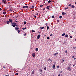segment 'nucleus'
<instances>
[{
	"instance_id": "nucleus-1",
	"label": "nucleus",
	"mask_w": 76,
	"mask_h": 76,
	"mask_svg": "<svg viewBox=\"0 0 76 76\" xmlns=\"http://www.w3.org/2000/svg\"><path fill=\"white\" fill-rule=\"evenodd\" d=\"M15 29L17 31V32H18V33H20V30L19 29V28L18 27H15Z\"/></svg>"
},
{
	"instance_id": "nucleus-2",
	"label": "nucleus",
	"mask_w": 76,
	"mask_h": 76,
	"mask_svg": "<svg viewBox=\"0 0 76 76\" xmlns=\"http://www.w3.org/2000/svg\"><path fill=\"white\" fill-rule=\"evenodd\" d=\"M9 21L10 22H10L11 23V24H13V20H12V19H9Z\"/></svg>"
},
{
	"instance_id": "nucleus-3",
	"label": "nucleus",
	"mask_w": 76,
	"mask_h": 76,
	"mask_svg": "<svg viewBox=\"0 0 76 76\" xmlns=\"http://www.w3.org/2000/svg\"><path fill=\"white\" fill-rule=\"evenodd\" d=\"M28 6H23V8L24 9H27V8H28Z\"/></svg>"
},
{
	"instance_id": "nucleus-4",
	"label": "nucleus",
	"mask_w": 76,
	"mask_h": 76,
	"mask_svg": "<svg viewBox=\"0 0 76 76\" xmlns=\"http://www.w3.org/2000/svg\"><path fill=\"white\" fill-rule=\"evenodd\" d=\"M67 69L68 70H69V71H71V68L70 66H68Z\"/></svg>"
},
{
	"instance_id": "nucleus-5",
	"label": "nucleus",
	"mask_w": 76,
	"mask_h": 76,
	"mask_svg": "<svg viewBox=\"0 0 76 76\" xmlns=\"http://www.w3.org/2000/svg\"><path fill=\"white\" fill-rule=\"evenodd\" d=\"M2 1L3 3H6V0H2Z\"/></svg>"
},
{
	"instance_id": "nucleus-6",
	"label": "nucleus",
	"mask_w": 76,
	"mask_h": 76,
	"mask_svg": "<svg viewBox=\"0 0 76 76\" xmlns=\"http://www.w3.org/2000/svg\"><path fill=\"white\" fill-rule=\"evenodd\" d=\"M41 36V35L39 34L37 36V39H39V38H40V37Z\"/></svg>"
},
{
	"instance_id": "nucleus-7",
	"label": "nucleus",
	"mask_w": 76,
	"mask_h": 76,
	"mask_svg": "<svg viewBox=\"0 0 76 76\" xmlns=\"http://www.w3.org/2000/svg\"><path fill=\"white\" fill-rule=\"evenodd\" d=\"M56 62L55 63V64H53V65L52 67L53 69H54L55 68V64H56Z\"/></svg>"
},
{
	"instance_id": "nucleus-8",
	"label": "nucleus",
	"mask_w": 76,
	"mask_h": 76,
	"mask_svg": "<svg viewBox=\"0 0 76 76\" xmlns=\"http://www.w3.org/2000/svg\"><path fill=\"white\" fill-rule=\"evenodd\" d=\"M32 56L33 57H35V53H33L32 54Z\"/></svg>"
},
{
	"instance_id": "nucleus-9",
	"label": "nucleus",
	"mask_w": 76,
	"mask_h": 76,
	"mask_svg": "<svg viewBox=\"0 0 76 76\" xmlns=\"http://www.w3.org/2000/svg\"><path fill=\"white\" fill-rule=\"evenodd\" d=\"M50 7V6H47L46 7V8L47 9H48V10H50V8H49V7Z\"/></svg>"
},
{
	"instance_id": "nucleus-10",
	"label": "nucleus",
	"mask_w": 76,
	"mask_h": 76,
	"mask_svg": "<svg viewBox=\"0 0 76 76\" xmlns=\"http://www.w3.org/2000/svg\"><path fill=\"white\" fill-rule=\"evenodd\" d=\"M58 54V53H57L54 54V55H55V56H57V55Z\"/></svg>"
},
{
	"instance_id": "nucleus-11",
	"label": "nucleus",
	"mask_w": 76,
	"mask_h": 76,
	"mask_svg": "<svg viewBox=\"0 0 76 76\" xmlns=\"http://www.w3.org/2000/svg\"><path fill=\"white\" fill-rule=\"evenodd\" d=\"M65 37H66V38H68V37H69V35L67 34H66L65 35Z\"/></svg>"
},
{
	"instance_id": "nucleus-12",
	"label": "nucleus",
	"mask_w": 76,
	"mask_h": 76,
	"mask_svg": "<svg viewBox=\"0 0 76 76\" xmlns=\"http://www.w3.org/2000/svg\"><path fill=\"white\" fill-rule=\"evenodd\" d=\"M71 7L72 8H74V7H75V6L72 5V6H71Z\"/></svg>"
},
{
	"instance_id": "nucleus-13",
	"label": "nucleus",
	"mask_w": 76,
	"mask_h": 76,
	"mask_svg": "<svg viewBox=\"0 0 76 76\" xmlns=\"http://www.w3.org/2000/svg\"><path fill=\"white\" fill-rule=\"evenodd\" d=\"M48 3H51L52 1H50L49 0L48 1Z\"/></svg>"
},
{
	"instance_id": "nucleus-14",
	"label": "nucleus",
	"mask_w": 76,
	"mask_h": 76,
	"mask_svg": "<svg viewBox=\"0 0 76 76\" xmlns=\"http://www.w3.org/2000/svg\"><path fill=\"white\" fill-rule=\"evenodd\" d=\"M34 71H33L32 72H31V74H32V75H34Z\"/></svg>"
},
{
	"instance_id": "nucleus-15",
	"label": "nucleus",
	"mask_w": 76,
	"mask_h": 76,
	"mask_svg": "<svg viewBox=\"0 0 76 76\" xmlns=\"http://www.w3.org/2000/svg\"><path fill=\"white\" fill-rule=\"evenodd\" d=\"M62 15H63V16H64V15L65 14L64 12H62Z\"/></svg>"
},
{
	"instance_id": "nucleus-16",
	"label": "nucleus",
	"mask_w": 76,
	"mask_h": 76,
	"mask_svg": "<svg viewBox=\"0 0 76 76\" xmlns=\"http://www.w3.org/2000/svg\"><path fill=\"white\" fill-rule=\"evenodd\" d=\"M6 14V12H3V14H4V15H5Z\"/></svg>"
},
{
	"instance_id": "nucleus-17",
	"label": "nucleus",
	"mask_w": 76,
	"mask_h": 76,
	"mask_svg": "<svg viewBox=\"0 0 76 76\" xmlns=\"http://www.w3.org/2000/svg\"><path fill=\"white\" fill-rule=\"evenodd\" d=\"M23 30H25L26 29V27H25V28H22Z\"/></svg>"
},
{
	"instance_id": "nucleus-18",
	"label": "nucleus",
	"mask_w": 76,
	"mask_h": 76,
	"mask_svg": "<svg viewBox=\"0 0 76 76\" xmlns=\"http://www.w3.org/2000/svg\"><path fill=\"white\" fill-rule=\"evenodd\" d=\"M10 23V22H9V21L7 22V24H9Z\"/></svg>"
},
{
	"instance_id": "nucleus-19",
	"label": "nucleus",
	"mask_w": 76,
	"mask_h": 76,
	"mask_svg": "<svg viewBox=\"0 0 76 76\" xmlns=\"http://www.w3.org/2000/svg\"><path fill=\"white\" fill-rule=\"evenodd\" d=\"M47 30H48L49 29V26H48L47 27Z\"/></svg>"
},
{
	"instance_id": "nucleus-20",
	"label": "nucleus",
	"mask_w": 76,
	"mask_h": 76,
	"mask_svg": "<svg viewBox=\"0 0 76 76\" xmlns=\"http://www.w3.org/2000/svg\"><path fill=\"white\" fill-rule=\"evenodd\" d=\"M12 26H13V27H15V25H14V24H12Z\"/></svg>"
},
{
	"instance_id": "nucleus-21",
	"label": "nucleus",
	"mask_w": 76,
	"mask_h": 76,
	"mask_svg": "<svg viewBox=\"0 0 76 76\" xmlns=\"http://www.w3.org/2000/svg\"><path fill=\"white\" fill-rule=\"evenodd\" d=\"M40 72H42V70L41 69H39Z\"/></svg>"
},
{
	"instance_id": "nucleus-22",
	"label": "nucleus",
	"mask_w": 76,
	"mask_h": 76,
	"mask_svg": "<svg viewBox=\"0 0 76 76\" xmlns=\"http://www.w3.org/2000/svg\"><path fill=\"white\" fill-rule=\"evenodd\" d=\"M47 39H50V37H47Z\"/></svg>"
},
{
	"instance_id": "nucleus-23",
	"label": "nucleus",
	"mask_w": 76,
	"mask_h": 76,
	"mask_svg": "<svg viewBox=\"0 0 76 76\" xmlns=\"http://www.w3.org/2000/svg\"><path fill=\"white\" fill-rule=\"evenodd\" d=\"M59 18H60V19H61V18H62V16H59Z\"/></svg>"
},
{
	"instance_id": "nucleus-24",
	"label": "nucleus",
	"mask_w": 76,
	"mask_h": 76,
	"mask_svg": "<svg viewBox=\"0 0 76 76\" xmlns=\"http://www.w3.org/2000/svg\"><path fill=\"white\" fill-rule=\"evenodd\" d=\"M66 34L65 33H63V34H62V36H64V35H65V34Z\"/></svg>"
},
{
	"instance_id": "nucleus-25",
	"label": "nucleus",
	"mask_w": 76,
	"mask_h": 76,
	"mask_svg": "<svg viewBox=\"0 0 76 76\" xmlns=\"http://www.w3.org/2000/svg\"><path fill=\"white\" fill-rule=\"evenodd\" d=\"M13 24L14 25H16V23H13Z\"/></svg>"
},
{
	"instance_id": "nucleus-26",
	"label": "nucleus",
	"mask_w": 76,
	"mask_h": 76,
	"mask_svg": "<svg viewBox=\"0 0 76 76\" xmlns=\"http://www.w3.org/2000/svg\"><path fill=\"white\" fill-rule=\"evenodd\" d=\"M36 51H38V48H36Z\"/></svg>"
},
{
	"instance_id": "nucleus-27",
	"label": "nucleus",
	"mask_w": 76,
	"mask_h": 76,
	"mask_svg": "<svg viewBox=\"0 0 76 76\" xmlns=\"http://www.w3.org/2000/svg\"><path fill=\"white\" fill-rule=\"evenodd\" d=\"M24 24H26V21H24Z\"/></svg>"
},
{
	"instance_id": "nucleus-28",
	"label": "nucleus",
	"mask_w": 76,
	"mask_h": 76,
	"mask_svg": "<svg viewBox=\"0 0 76 76\" xmlns=\"http://www.w3.org/2000/svg\"><path fill=\"white\" fill-rule=\"evenodd\" d=\"M32 32H35V31L34 30H32Z\"/></svg>"
},
{
	"instance_id": "nucleus-29",
	"label": "nucleus",
	"mask_w": 76,
	"mask_h": 76,
	"mask_svg": "<svg viewBox=\"0 0 76 76\" xmlns=\"http://www.w3.org/2000/svg\"><path fill=\"white\" fill-rule=\"evenodd\" d=\"M68 8H69V7H66L65 9V10H66V9H68Z\"/></svg>"
},
{
	"instance_id": "nucleus-30",
	"label": "nucleus",
	"mask_w": 76,
	"mask_h": 76,
	"mask_svg": "<svg viewBox=\"0 0 76 76\" xmlns=\"http://www.w3.org/2000/svg\"><path fill=\"white\" fill-rule=\"evenodd\" d=\"M42 6H43V5H40V7H42Z\"/></svg>"
},
{
	"instance_id": "nucleus-31",
	"label": "nucleus",
	"mask_w": 76,
	"mask_h": 76,
	"mask_svg": "<svg viewBox=\"0 0 76 76\" xmlns=\"http://www.w3.org/2000/svg\"><path fill=\"white\" fill-rule=\"evenodd\" d=\"M72 6V4H70L68 6Z\"/></svg>"
},
{
	"instance_id": "nucleus-32",
	"label": "nucleus",
	"mask_w": 76,
	"mask_h": 76,
	"mask_svg": "<svg viewBox=\"0 0 76 76\" xmlns=\"http://www.w3.org/2000/svg\"><path fill=\"white\" fill-rule=\"evenodd\" d=\"M18 75H19V74H18V73H17L15 74V75H17V76H18Z\"/></svg>"
},
{
	"instance_id": "nucleus-33",
	"label": "nucleus",
	"mask_w": 76,
	"mask_h": 76,
	"mask_svg": "<svg viewBox=\"0 0 76 76\" xmlns=\"http://www.w3.org/2000/svg\"><path fill=\"white\" fill-rule=\"evenodd\" d=\"M54 18V15H53L52 16V18Z\"/></svg>"
},
{
	"instance_id": "nucleus-34",
	"label": "nucleus",
	"mask_w": 76,
	"mask_h": 76,
	"mask_svg": "<svg viewBox=\"0 0 76 76\" xmlns=\"http://www.w3.org/2000/svg\"><path fill=\"white\" fill-rule=\"evenodd\" d=\"M46 69H47V68L46 67H45L44 68V70H46Z\"/></svg>"
},
{
	"instance_id": "nucleus-35",
	"label": "nucleus",
	"mask_w": 76,
	"mask_h": 76,
	"mask_svg": "<svg viewBox=\"0 0 76 76\" xmlns=\"http://www.w3.org/2000/svg\"><path fill=\"white\" fill-rule=\"evenodd\" d=\"M63 73V71H61L60 72V73Z\"/></svg>"
},
{
	"instance_id": "nucleus-36",
	"label": "nucleus",
	"mask_w": 76,
	"mask_h": 76,
	"mask_svg": "<svg viewBox=\"0 0 76 76\" xmlns=\"http://www.w3.org/2000/svg\"><path fill=\"white\" fill-rule=\"evenodd\" d=\"M44 27H40V28L42 29H44Z\"/></svg>"
},
{
	"instance_id": "nucleus-37",
	"label": "nucleus",
	"mask_w": 76,
	"mask_h": 76,
	"mask_svg": "<svg viewBox=\"0 0 76 76\" xmlns=\"http://www.w3.org/2000/svg\"><path fill=\"white\" fill-rule=\"evenodd\" d=\"M73 48L74 49H75V50H76V47H73Z\"/></svg>"
},
{
	"instance_id": "nucleus-38",
	"label": "nucleus",
	"mask_w": 76,
	"mask_h": 76,
	"mask_svg": "<svg viewBox=\"0 0 76 76\" xmlns=\"http://www.w3.org/2000/svg\"><path fill=\"white\" fill-rule=\"evenodd\" d=\"M34 6H32V7L31 8V9H32V8H34Z\"/></svg>"
},
{
	"instance_id": "nucleus-39",
	"label": "nucleus",
	"mask_w": 76,
	"mask_h": 76,
	"mask_svg": "<svg viewBox=\"0 0 76 76\" xmlns=\"http://www.w3.org/2000/svg\"><path fill=\"white\" fill-rule=\"evenodd\" d=\"M26 33H25V34H23L24 36H26Z\"/></svg>"
},
{
	"instance_id": "nucleus-40",
	"label": "nucleus",
	"mask_w": 76,
	"mask_h": 76,
	"mask_svg": "<svg viewBox=\"0 0 76 76\" xmlns=\"http://www.w3.org/2000/svg\"><path fill=\"white\" fill-rule=\"evenodd\" d=\"M10 11H12V10L11 9H10Z\"/></svg>"
},
{
	"instance_id": "nucleus-41",
	"label": "nucleus",
	"mask_w": 76,
	"mask_h": 76,
	"mask_svg": "<svg viewBox=\"0 0 76 76\" xmlns=\"http://www.w3.org/2000/svg\"><path fill=\"white\" fill-rule=\"evenodd\" d=\"M70 37L71 38H72L73 37L72 36H70Z\"/></svg>"
},
{
	"instance_id": "nucleus-42",
	"label": "nucleus",
	"mask_w": 76,
	"mask_h": 76,
	"mask_svg": "<svg viewBox=\"0 0 76 76\" xmlns=\"http://www.w3.org/2000/svg\"><path fill=\"white\" fill-rule=\"evenodd\" d=\"M15 26H18V25L17 24H16L15 25Z\"/></svg>"
},
{
	"instance_id": "nucleus-43",
	"label": "nucleus",
	"mask_w": 76,
	"mask_h": 76,
	"mask_svg": "<svg viewBox=\"0 0 76 76\" xmlns=\"http://www.w3.org/2000/svg\"><path fill=\"white\" fill-rule=\"evenodd\" d=\"M64 58H63V60H62V61H63V62H64Z\"/></svg>"
},
{
	"instance_id": "nucleus-44",
	"label": "nucleus",
	"mask_w": 76,
	"mask_h": 76,
	"mask_svg": "<svg viewBox=\"0 0 76 76\" xmlns=\"http://www.w3.org/2000/svg\"><path fill=\"white\" fill-rule=\"evenodd\" d=\"M59 67H60V66H57V68H58V69Z\"/></svg>"
},
{
	"instance_id": "nucleus-45",
	"label": "nucleus",
	"mask_w": 76,
	"mask_h": 76,
	"mask_svg": "<svg viewBox=\"0 0 76 76\" xmlns=\"http://www.w3.org/2000/svg\"><path fill=\"white\" fill-rule=\"evenodd\" d=\"M66 53H67V50H66L65 51Z\"/></svg>"
},
{
	"instance_id": "nucleus-46",
	"label": "nucleus",
	"mask_w": 76,
	"mask_h": 76,
	"mask_svg": "<svg viewBox=\"0 0 76 76\" xmlns=\"http://www.w3.org/2000/svg\"><path fill=\"white\" fill-rule=\"evenodd\" d=\"M36 15H37V16H38V13H37L36 14Z\"/></svg>"
},
{
	"instance_id": "nucleus-47",
	"label": "nucleus",
	"mask_w": 76,
	"mask_h": 76,
	"mask_svg": "<svg viewBox=\"0 0 76 76\" xmlns=\"http://www.w3.org/2000/svg\"><path fill=\"white\" fill-rule=\"evenodd\" d=\"M1 10H2V9H1V8H0V11Z\"/></svg>"
},
{
	"instance_id": "nucleus-48",
	"label": "nucleus",
	"mask_w": 76,
	"mask_h": 76,
	"mask_svg": "<svg viewBox=\"0 0 76 76\" xmlns=\"http://www.w3.org/2000/svg\"><path fill=\"white\" fill-rule=\"evenodd\" d=\"M57 22H59V20H57Z\"/></svg>"
},
{
	"instance_id": "nucleus-49",
	"label": "nucleus",
	"mask_w": 76,
	"mask_h": 76,
	"mask_svg": "<svg viewBox=\"0 0 76 76\" xmlns=\"http://www.w3.org/2000/svg\"><path fill=\"white\" fill-rule=\"evenodd\" d=\"M74 57L75 56H73L72 57V58H74Z\"/></svg>"
},
{
	"instance_id": "nucleus-50",
	"label": "nucleus",
	"mask_w": 76,
	"mask_h": 76,
	"mask_svg": "<svg viewBox=\"0 0 76 76\" xmlns=\"http://www.w3.org/2000/svg\"><path fill=\"white\" fill-rule=\"evenodd\" d=\"M50 37L51 36H52V34H51L50 35Z\"/></svg>"
},
{
	"instance_id": "nucleus-51",
	"label": "nucleus",
	"mask_w": 76,
	"mask_h": 76,
	"mask_svg": "<svg viewBox=\"0 0 76 76\" xmlns=\"http://www.w3.org/2000/svg\"><path fill=\"white\" fill-rule=\"evenodd\" d=\"M58 76H60V75L59 74V75H58Z\"/></svg>"
},
{
	"instance_id": "nucleus-52",
	"label": "nucleus",
	"mask_w": 76,
	"mask_h": 76,
	"mask_svg": "<svg viewBox=\"0 0 76 76\" xmlns=\"http://www.w3.org/2000/svg\"><path fill=\"white\" fill-rule=\"evenodd\" d=\"M15 22H18V21H15Z\"/></svg>"
},
{
	"instance_id": "nucleus-53",
	"label": "nucleus",
	"mask_w": 76,
	"mask_h": 76,
	"mask_svg": "<svg viewBox=\"0 0 76 76\" xmlns=\"http://www.w3.org/2000/svg\"><path fill=\"white\" fill-rule=\"evenodd\" d=\"M23 69H24V68H23L22 69V70H23Z\"/></svg>"
},
{
	"instance_id": "nucleus-54",
	"label": "nucleus",
	"mask_w": 76,
	"mask_h": 76,
	"mask_svg": "<svg viewBox=\"0 0 76 76\" xmlns=\"http://www.w3.org/2000/svg\"><path fill=\"white\" fill-rule=\"evenodd\" d=\"M73 67H74V66H75V65H73Z\"/></svg>"
},
{
	"instance_id": "nucleus-55",
	"label": "nucleus",
	"mask_w": 76,
	"mask_h": 76,
	"mask_svg": "<svg viewBox=\"0 0 76 76\" xmlns=\"http://www.w3.org/2000/svg\"><path fill=\"white\" fill-rule=\"evenodd\" d=\"M33 37V36L32 35L31 36V37Z\"/></svg>"
},
{
	"instance_id": "nucleus-56",
	"label": "nucleus",
	"mask_w": 76,
	"mask_h": 76,
	"mask_svg": "<svg viewBox=\"0 0 76 76\" xmlns=\"http://www.w3.org/2000/svg\"><path fill=\"white\" fill-rule=\"evenodd\" d=\"M34 18H37V16H34Z\"/></svg>"
},
{
	"instance_id": "nucleus-57",
	"label": "nucleus",
	"mask_w": 76,
	"mask_h": 76,
	"mask_svg": "<svg viewBox=\"0 0 76 76\" xmlns=\"http://www.w3.org/2000/svg\"><path fill=\"white\" fill-rule=\"evenodd\" d=\"M45 8H44V9H43V10H45Z\"/></svg>"
},
{
	"instance_id": "nucleus-58",
	"label": "nucleus",
	"mask_w": 76,
	"mask_h": 76,
	"mask_svg": "<svg viewBox=\"0 0 76 76\" xmlns=\"http://www.w3.org/2000/svg\"><path fill=\"white\" fill-rule=\"evenodd\" d=\"M74 60H76V58H75L74 59Z\"/></svg>"
},
{
	"instance_id": "nucleus-59",
	"label": "nucleus",
	"mask_w": 76,
	"mask_h": 76,
	"mask_svg": "<svg viewBox=\"0 0 76 76\" xmlns=\"http://www.w3.org/2000/svg\"><path fill=\"white\" fill-rule=\"evenodd\" d=\"M75 41H76V39H75Z\"/></svg>"
},
{
	"instance_id": "nucleus-60",
	"label": "nucleus",
	"mask_w": 76,
	"mask_h": 76,
	"mask_svg": "<svg viewBox=\"0 0 76 76\" xmlns=\"http://www.w3.org/2000/svg\"><path fill=\"white\" fill-rule=\"evenodd\" d=\"M18 16H17L16 17L18 18Z\"/></svg>"
},
{
	"instance_id": "nucleus-61",
	"label": "nucleus",
	"mask_w": 76,
	"mask_h": 76,
	"mask_svg": "<svg viewBox=\"0 0 76 76\" xmlns=\"http://www.w3.org/2000/svg\"><path fill=\"white\" fill-rule=\"evenodd\" d=\"M75 4H76V2H75Z\"/></svg>"
},
{
	"instance_id": "nucleus-62",
	"label": "nucleus",
	"mask_w": 76,
	"mask_h": 76,
	"mask_svg": "<svg viewBox=\"0 0 76 76\" xmlns=\"http://www.w3.org/2000/svg\"><path fill=\"white\" fill-rule=\"evenodd\" d=\"M4 68H5V67H4Z\"/></svg>"
},
{
	"instance_id": "nucleus-63",
	"label": "nucleus",
	"mask_w": 76,
	"mask_h": 76,
	"mask_svg": "<svg viewBox=\"0 0 76 76\" xmlns=\"http://www.w3.org/2000/svg\"><path fill=\"white\" fill-rule=\"evenodd\" d=\"M51 76H54V75H52Z\"/></svg>"
},
{
	"instance_id": "nucleus-64",
	"label": "nucleus",
	"mask_w": 76,
	"mask_h": 76,
	"mask_svg": "<svg viewBox=\"0 0 76 76\" xmlns=\"http://www.w3.org/2000/svg\"><path fill=\"white\" fill-rule=\"evenodd\" d=\"M15 16H17V15H16Z\"/></svg>"
}]
</instances>
